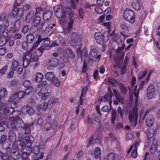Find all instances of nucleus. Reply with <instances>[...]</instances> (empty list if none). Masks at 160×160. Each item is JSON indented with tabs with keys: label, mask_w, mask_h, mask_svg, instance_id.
<instances>
[{
	"label": "nucleus",
	"mask_w": 160,
	"mask_h": 160,
	"mask_svg": "<svg viewBox=\"0 0 160 160\" xmlns=\"http://www.w3.org/2000/svg\"><path fill=\"white\" fill-rule=\"evenodd\" d=\"M46 78L48 80H52L55 78V75L53 73L51 72H47L45 75Z\"/></svg>",
	"instance_id": "f704fd0d"
},
{
	"label": "nucleus",
	"mask_w": 160,
	"mask_h": 160,
	"mask_svg": "<svg viewBox=\"0 0 160 160\" xmlns=\"http://www.w3.org/2000/svg\"><path fill=\"white\" fill-rule=\"evenodd\" d=\"M52 12L49 10H46L43 13V19L45 21L49 19L52 16Z\"/></svg>",
	"instance_id": "412c9836"
},
{
	"label": "nucleus",
	"mask_w": 160,
	"mask_h": 160,
	"mask_svg": "<svg viewBox=\"0 0 160 160\" xmlns=\"http://www.w3.org/2000/svg\"><path fill=\"white\" fill-rule=\"evenodd\" d=\"M34 14L33 11L31 10L27 14L26 16L25 20L27 22H29L32 20V17Z\"/></svg>",
	"instance_id": "7c9ffc66"
},
{
	"label": "nucleus",
	"mask_w": 160,
	"mask_h": 160,
	"mask_svg": "<svg viewBox=\"0 0 160 160\" xmlns=\"http://www.w3.org/2000/svg\"><path fill=\"white\" fill-rule=\"evenodd\" d=\"M27 41L29 44H31L34 40V36L31 34L27 35L26 37Z\"/></svg>",
	"instance_id": "c9c22d12"
},
{
	"label": "nucleus",
	"mask_w": 160,
	"mask_h": 160,
	"mask_svg": "<svg viewBox=\"0 0 160 160\" xmlns=\"http://www.w3.org/2000/svg\"><path fill=\"white\" fill-rule=\"evenodd\" d=\"M110 8H107L103 12V15L101 16V22L105 19V16L111 12Z\"/></svg>",
	"instance_id": "4c0bfd02"
},
{
	"label": "nucleus",
	"mask_w": 160,
	"mask_h": 160,
	"mask_svg": "<svg viewBox=\"0 0 160 160\" xmlns=\"http://www.w3.org/2000/svg\"><path fill=\"white\" fill-rule=\"evenodd\" d=\"M38 96L41 97L43 100L47 99L50 96V93L45 87L42 88L38 93Z\"/></svg>",
	"instance_id": "423d86ee"
},
{
	"label": "nucleus",
	"mask_w": 160,
	"mask_h": 160,
	"mask_svg": "<svg viewBox=\"0 0 160 160\" xmlns=\"http://www.w3.org/2000/svg\"><path fill=\"white\" fill-rule=\"evenodd\" d=\"M114 95L116 99L118 100L119 102L123 103L124 102V99L121 96L119 91L116 89H112Z\"/></svg>",
	"instance_id": "f3484780"
},
{
	"label": "nucleus",
	"mask_w": 160,
	"mask_h": 160,
	"mask_svg": "<svg viewBox=\"0 0 160 160\" xmlns=\"http://www.w3.org/2000/svg\"><path fill=\"white\" fill-rule=\"evenodd\" d=\"M58 101V99L57 98H51L49 99L48 102V104L49 105L51 106L52 105L57 103Z\"/></svg>",
	"instance_id": "5fc2aeb1"
},
{
	"label": "nucleus",
	"mask_w": 160,
	"mask_h": 160,
	"mask_svg": "<svg viewBox=\"0 0 160 160\" xmlns=\"http://www.w3.org/2000/svg\"><path fill=\"white\" fill-rule=\"evenodd\" d=\"M10 120H11L15 121L16 123L18 126L21 128H22L25 126V124L23 122L22 119H20L18 116H11L10 115Z\"/></svg>",
	"instance_id": "1a4fd4ad"
},
{
	"label": "nucleus",
	"mask_w": 160,
	"mask_h": 160,
	"mask_svg": "<svg viewBox=\"0 0 160 160\" xmlns=\"http://www.w3.org/2000/svg\"><path fill=\"white\" fill-rule=\"evenodd\" d=\"M19 81L18 79H13L11 82V85L12 87L16 86L18 83Z\"/></svg>",
	"instance_id": "774afa93"
},
{
	"label": "nucleus",
	"mask_w": 160,
	"mask_h": 160,
	"mask_svg": "<svg viewBox=\"0 0 160 160\" xmlns=\"http://www.w3.org/2000/svg\"><path fill=\"white\" fill-rule=\"evenodd\" d=\"M28 42L26 41H23L22 43V48L24 50H26L28 47Z\"/></svg>",
	"instance_id": "680f3d73"
},
{
	"label": "nucleus",
	"mask_w": 160,
	"mask_h": 160,
	"mask_svg": "<svg viewBox=\"0 0 160 160\" xmlns=\"http://www.w3.org/2000/svg\"><path fill=\"white\" fill-rule=\"evenodd\" d=\"M10 156L14 159H18L21 157V154L18 151H15L11 152Z\"/></svg>",
	"instance_id": "c85d7f7f"
},
{
	"label": "nucleus",
	"mask_w": 160,
	"mask_h": 160,
	"mask_svg": "<svg viewBox=\"0 0 160 160\" xmlns=\"http://www.w3.org/2000/svg\"><path fill=\"white\" fill-rule=\"evenodd\" d=\"M94 155L96 159L99 158L100 157V149L98 147L95 148L94 151Z\"/></svg>",
	"instance_id": "c03bdc74"
},
{
	"label": "nucleus",
	"mask_w": 160,
	"mask_h": 160,
	"mask_svg": "<svg viewBox=\"0 0 160 160\" xmlns=\"http://www.w3.org/2000/svg\"><path fill=\"white\" fill-rule=\"evenodd\" d=\"M45 120V123L43 128L44 130L48 131L50 130L52 127L51 123L52 121V119L51 118V115L48 116Z\"/></svg>",
	"instance_id": "9b49d317"
},
{
	"label": "nucleus",
	"mask_w": 160,
	"mask_h": 160,
	"mask_svg": "<svg viewBox=\"0 0 160 160\" xmlns=\"http://www.w3.org/2000/svg\"><path fill=\"white\" fill-rule=\"evenodd\" d=\"M97 53V51L96 49H92L89 55V60L92 62H93L96 60L97 58L99 59L100 55H98L96 56Z\"/></svg>",
	"instance_id": "9d476101"
},
{
	"label": "nucleus",
	"mask_w": 160,
	"mask_h": 160,
	"mask_svg": "<svg viewBox=\"0 0 160 160\" xmlns=\"http://www.w3.org/2000/svg\"><path fill=\"white\" fill-rule=\"evenodd\" d=\"M43 77V75L41 73L38 72L36 74L35 81L37 82H40L42 80Z\"/></svg>",
	"instance_id": "ea45409f"
},
{
	"label": "nucleus",
	"mask_w": 160,
	"mask_h": 160,
	"mask_svg": "<svg viewBox=\"0 0 160 160\" xmlns=\"http://www.w3.org/2000/svg\"><path fill=\"white\" fill-rule=\"evenodd\" d=\"M123 17L125 20L131 23L135 21V17L133 11L129 8H126L124 11Z\"/></svg>",
	"instance_id": "7ed1b4c3"
},
{
	"label": "nucleus",
	"mask_w": 160,
	"mask_h": 160,
	"mask_svg": "<svg viewBox=\"0 0 160 160\" xmlns=\"http://www.w3.org/2000/svg\"><path fill=\"white\" fill-rule=\"evenodd\" d=\"M137 86L136 85L133 88V89H131V88L128 87V89L130 91V93H133V92H134V96L136 98V102H137L138 101V90L137 91Z\"/></svg>",
	"instance_id": "cd10ccee"
},
{
	"label": "nucleus",
	"mask_w": 160,
	"mask_h": 160,
	"mask_svg": "<svg viewBox=\"0 0 160 160\" xmlns=\"http://www.w3.org/2000/svg\"><path fill=\"white\" fill-rule=\"evenodd\" d=\"M0 143L3 148H6V146H8V144L7 140V136L6 135L3 134L1 136L0 138Z\"/></svg>",
	"instance_id": "6ab92c4d"
},
{
	"label": "nucleus",
	"mask_w": 160,
	"mask_h": 160,
	"mask_svg": "<svg viewBox=\"0 0 160 160\" xmlns=\"http://www.w3.org/2000/svg\"><path fill=\"white\" fill-rule=\"evenodd\" d=\"M80 52L82 60V57H86L88 56V53L87 49L86 48H84L82 51H80Z\"/></svg>",
	"instance_id": "3c124183"
},
{
	"label": "nucleus",
	"mask_w": 160,
	"mask_h": 160,
	"mask_svg": "<svg viewBox=\"0 0 160 160\" xmlns=\"http://www.w3.org/2000/svg\"><path fill=\"white\" fill-rule=\"evenodd\" d=\"M108 82L112 85L115 86L118 83V82L113 78H109L108 79Z\"/></svg>",
	"instance_id": "de8ad7c7"
},
{
	"label": "nucleus",
	"mask_w": 160,
	"mask_h": 160,
	"mask_svg": "<svg viewBox=\"0 0 160 160\" xmlns=\"http://www.w3.org/2000/svg\"><path fill=\"white\" fill-rule=\"evenodd\" d=\"M7 94V90L3 88L0 90V97L3 98L6 97Z\"/></svg>",
	"instance_id": "864d4df0"
},
{
	"label": "nucleus",
	"mask_w": 160,
	"mask_h": 160,
	"mask_svg": "<svg viewBox=\"0 0 160 160\" xmlns=\"http://www.w3.org/2000/svg\"><path fill=\"white\" fill-rule=\"evenodd\" d=\"M17 98L21 99L23 98L24 96L25 95V92L23 91H20L18 92H16L15 93Z\"/></svg>",
	"instance_id": "79ce46f5"
},
{
	"label": "nucleus",
	"mask_w": 160,
	"mask_h": 160,
	"mask_svg": "<svg viewBox=\"0 0 160 160\" xmlns=\"http://www.w3.org/2000/svg\"><path fill=\"white\" fill-rule=\"evenodd\" d=\"M19 62L16 60H14L12 61V70H15L18 68L19 64Z\"/></svg>",
	"instance_id": "49530a36"
},
{
	"label": "nucleus",
	"mask_w": 160,
	"mask_h": 160,
	"mask_svg": "<svg viewBox=\"0 0 160 160\" xmlns=\"http://www.w3.org/2000/svg\"><path fill=\"white\" fill-rule=\"evenodd\" d=\"M28 105L32 107L35 105V101L34 99L32 98H30L28 99L27 102Z\"/></svg>",
	"instance_id": "13d9d810"
},
{
	"label": "nucleus",
	"mask_w": 160,
	"mask_h": 160,
	"mask_svg": "<svg viewBox=\"0 0 160 160\" xmlns=\"http://www.w3.org/2000/svg\"><path fill=\"white\" fill-rule=\"evenodd\" d=\"M22 112L24 114L28 113L29 115H32L34 113V110L31 106H25L22 109Z\"/></svg>",
	"instance_id": "4468645a"
},
{
	"label": "nucleus",
	"mask_w": 160,
	"mask_h": 160,
	"mask_svg": "<svg viewBox=\"0 0 160 160\" xmlns=\"http://www.w3.org/2000/svg\"><path fill=\"white\" fill-rule=\"evenodd\" d=\"M20 21L19 19H18L15 22L14 25V30L13 32H15L18 30L20 27Z\"/></svg>",
	"instance_id": "a18cd8bd"
},
{
	"label": "nucleus",
	"mask_w": 160,
	"mask_h": 160,
	"mask_svg": "<svg viewBox=\"0 0 160 160\" xmlns=\"http://www.w3.org/2000/svg\"><path fill=\"white\" fill-rule=\"evenodd\" d=\"M95 135H94L93 136H92L89 139L88 143L87 145V147H89L92 144H94L95 143H96V142L95 141L94 142V141L93 140L94 138L95 137L94 136Z\"/></svg>",
	"instance_id": "6e6d98bb"
},
{
	"label": "nucleus",
	"mask_w": 160,
	"mask_h": 160,
	"mask_svg": "<svg viewBox=\"0 0 160 160\" xmlns=\"http://www.w3.org/2000/svg\"><path fill=\"white\" fill-rule=\"evenodd\" d=\"M39 28L40 29H43L44 30H47L48 28H49V25L47 22L42 21L39 25Z\"/></svg>",
	"instance_id": "72a5a7b5"
},
{
	"label": "nucleus",
	"mask_w": 160,
	"mask_h": 160,
	"mask_svg": "<svg viewBox=\"0 0 160 160\" xmlns=\"http://www.w3.org/2000/svg\"><path fill=\"white\" fill-rule=\"evenodd\" d=\"M32 54L31 52L26 54L23 58L24 59L31 61L32 59Z\"/></svg>",
	"instance_id": "e2e57ef3"
},
{
	"label": "nucleus",
	"mask_w": 160,
	"mask_h": 160,
	"mask_svg": "<svg viewBox=\"0 0 160 160\" xmlns=\"http://www.w3.org/2000/svg\"><path fill=\"white\" fill-rule=\"evenodd\" d=\"M44 40L42 45L46 48L48 47L50 43V41L48 39V38H43Z\"/></svg>",
	"instance_id": "052dcab7"
},
{
	"label": "nucleus",
	"mask_w": 160,
	"mask_h": 160,
	"mask_svg": "<svg viewBox=\"0 0 160 160\" xmlns=\"http://www.w3.org/2000/svg\"><path fill=\"white\" fill-rule=\"evenodd\" d=\"M160 142L158 143H157V141L156 139L154 138L153 139L152 144L150 148V152L151 153L153 154L156 150V148L157 147L158 144Z\"/></svg>",
	"instance_id": "5701e85b"
},
{
	"label": "nucleus",
	"mask_w": 160,
	"mask_h": 160,
	"mask_svg": "<svg viewBox=\"0 0 160 160\" xmlns=\"http://www.w3.org/2000/svg\"><path fill=\"white\" fill-rule=\"evenodd\" d=\"M79 0H71L70 6L73 8H75L78 3Z\"/></svg>",
	"instance_id": "4d7b16f0"
},
{
	"label": "nucleus",
	"mask_w": 160,
	"mask_h": 160,
	"mask_svg": "<svg viewBox=\"0 0 160 160\" xmlns=\"http://www.w3.org/2000/svg\"><path fill=\"white\" fill-rule=\"evenodd\" d=\"M21 141L22 143L25 144H32L34 141V138L32 135L27 136L23 138Z\"/></svg>",
	"instance_id": "f8f14e48"
},
{
	"label": "nucleus",
	"mask_w": 160,
	"mask_h": 160,
	"mask_svg": "<svg viewBox=\"0 0 160 160\" xmlns=\"http://www.w3.org/2000/svg\"><path fill=\"white\" fill-rule=\"evenodd\" d=\"M63 56L65 58H67L66 60L63 59V61L66 62H68V61L67 58H73L75 57V55L71 49L67 48L64 51Z\"/></svg>",
	"instance_id": "0eeeda50"
},
{
	"label": "nucleus",
	"mask_w": 160,
	"mask_h": 160,
	"mask_svg": "<svg viewBox=\"0 0 160 160\" xmlns=\"http://www.w3.org/2000/svg\"><path fill=\"white\" fill-rule=\"evenodd\" d=\"M9 121L8 122L7 126L10 129L12 130H16L17 128L13 122L15 121L11 120L10 118L9 119Z\"/></svg>",
	"instance_id": "393cba45"
},
{
	"label": "nucleus",
	"mask_w": 160,
	"mask_h": 160,
	"mask_svg": "<svg viewBox=\"0 0 160 160\" xmlns=\"http://www.w3.org/2000/svg\"><path fill=\"white\" fill-rule=\"evenodd\" d=\"M16 149L19 150H24L28 154H30L32 151V148L31 146H25L20 143L18 144Z\"/></svg>",
	"instance_id": "6e6552de"
},
{
	"label": "nucleus",
	"mask_w": 160,
	"mask_h": 160,
	"mask_svg": "<svg viewBox=\"0 0 160 160\" xmlns=\"http://www.w3.org/2000/svg\"><path fill=\"white\" fill-rule=\"evenodd\" d=\"M23 12H24L22 9H19L17 8L16 7L14 8L12 11V15L13 17H14L18 14L19 17H21L23 14Z\"/></svg>",
	"instance_id": "4be33fe9"
},
{
	"label": "nucleus",
	"mask_w": 160,
	"mask_h": 160,
	"mask_svg": "<svg viewBox=\"0 0 160 160\" xmlns=\"http://www.w3.org/2000/svg\"><path fill=\"white\" fill-rule=\"evenodd\" d=\"M87 91V88L84 87L82 91L81 95L80 98V104L82 105L83 103V99L82 98L85 95Z\"/></svg>",
	"instance_id": "58836bf2"
},
{
	"label": "nucleus",
	"mask_w": 160,
	"mask_h": 160,
	"mask_svg": "<svg viewBox=\"0 0 160 160\" xmlns=\"http://www.w3.org/2000/svg\"><path fill=\"white\" fill-rule=\"evenodd\" d=\"M4 112L6 116L9 115L10 118V115L11 116H15L14 115L12 114L13 113L15 112L14 111V109L13 108L5 107L4 109Z\"/></svg>",
	"instance_id": "aec40b11"
},
{
	"label": "nucleus",
	"mask_w": 160,
	"mask_h": 160,
	"mask_svg": "<svg viewBox=\"0 0 160 160\" xmlns=\"http://www.w3.org/2000/svg\"><path fill=\"white\" fill-rule=\"evenodd\" d=\"M116 111L115 110H112L111 112V122L112 123H114L116 118Z\"/></svg>",
	"instance_id": "a19ab883"
},
{
	"label": "nucleus",
	"mask_w": 160,
	"mask_h": 160,
	"mask_svg": "<svg viewBox=\"0 0 160 160\" xmlns=\"http://www.w3.org/2000/svg\"><path fill=\"white\" fill-rule=\"evenodd\" d=\"M15 130H11L9 132L8 138L9 140L11 141L16 140L17 138L16 135L14 131Z\"/></svg>",
	"instance_id": "c756f323"
},
{
	"label": "nucleus",
	"mask_w": 160,
	"mask_h": 160,
	"mask_svg": "<svg viewBox=\"0 0 160 160\" xmlns=\"http://www.w3.org/2000/svg\"><path fill=\"white\" fill-rule=\"evenodd\" d=\"M115 155L113 153H110L108 155L107 160H115Z\"/></svg>",
	"instance_id": "69168bd1"
},
{
	"label": "nucleus",
	"mask_w": 160,
	"mask_h": 160,
	"mask_svg": "<svg viewBox=\"0 0 160 160\" xmlns=\"http://www.w3.org/2000/svg\"><path fill=\"white\" fill-rule=\"evenodd\" d=\"M30 155L25 152H23L21 154V158L22 160H30L28 158V156Z\"/></svg>",
	"instance_id": "8fccbe9b"
},
{
	"label": "nucleus",
	"mask_w": 160,
	"mask_h": 160,
	"mask_svg": "<svg viewBox=\"0 0 160 160\" xmlns=\"http://www.w3.org/2000/svg\"><path fill=\"white\" fill-rule=\"evenodd\" d=\"M0 23L5 27H7L9 26V22L6 17V14L5 13H2L0 16Z\"/></svg>",
	"instance_id": "2eb2a0df"
},
{
	"label": "nucleus",
	"mask_w": 160,
	"mask_h": 160,
	"mask_svg": "<svg viewBox=\"0 0 160 160\" xmlns=\"http://www.w3.org/2000/svg\"><path fill=\"white\" fill-rule=\"evenodd\" d=\"M41 22V18L39 16L33 17L32 20V23L33 25L38 26Z\"/></svg>",
	"instance_id": "a878e982"
},
{
	"label": "nucleus",
	"mask_w": 160,
	"mask_h": 160,
	"mask_svg": "<svg viewBox=\"0 0 160 160\" xmlns=\"http://www.w3.org/2000/svg\"><path fill=\"white\" fill-rule=\"evenodd\" d=\"M147 72L146 71H142L140 72L138 78L140 79H142L146 75Z\"/></svg>",
	"instance_id": "338daca9"
},
{
	"label": "nucleus",
	"mask_w": 160,
	"mask_h": 160,
	"mask_svg": "<svg viewBox=\"0 0 160 160\" xmlns=\"http://www.w3.org/2000/svg\"><path fill=\"white\" fill-rule=\"evenodd\" d=\"M155 92L154 86L151 85H149L147 89V95L148 99H151L153 97Z\"/></svg>",
	"instance_id": "ddd939ff"
},
{
	"label": "nucleus",
	"mask_w": 160,
	"mask_h": 160,
	"mask_svg": "<svg viewBox=\"0 0 160 160\" xmlns=\"http://www.w3.org/2000/svg\"><path fill=\"white\" fill-rule=\"evenodd\" d=\"M71 39L70 42L71 45L76 47L80 44V40L78 34L77 32H72L71 34Z\"/></svg>",
	"instance_id": "20e7f679"
},
{
	"label": "nucleus",
	"mask_w": 160,
	"mask_h": 160,
	"mask_svg": "<svg viewBox=\"0 0 160 160\" xmlns=\"http://www.w3.org/2000/svg\"><path fill=\"white\" fill-rule=\"evenodd\" d=\"M137 149L136 147H134L131 152V156L133 158H135L137 156Z\"/></svg>",
	"instance_id": "0e129e2a"
},
{
	"label": "nucleus",
	"mask_w": 160,
	"mask_h": 160,
	"mask_svg": "<svg viewBox=\"0 0 160 160\" xmlns=\"http://www.w3.org/2000/svg\"><path fill=\"white\" fill-rule=\"evenodd\" d=\"M108 92L107 94L104 96V98L106 101L108 102V103L110 106L112 103L111 98L113 95V93L112 92L111 89L110 88L108 87Z\"/></svg>",
	"instance_id": "a211bd4d"
},
{
	"label": "nucleus",
	"mask_w": 160,
	"mask_h": 160,
	"mask_svg": "<svg viewBox=\"0 0 160 160\" xmlns=\"http://www.w3.org/2000/svg\"><path fill=\"white\" fill-rule=\"evenodd\" d=\"M97 116L96 115L91 116L89 115L88 117V121L91 124L94 123L93 122V121L97 122L99 124V122H100V120L99 119V117H96Z\"/></svg>",
	"instance_id": "b1692460"
},
{
	"label": "nucleus",
	"mask_w": 160,
	"mask_h": 160,
	"mask_svg": "<svg viewBox=\"0 0 160 160\" xmlns=\"http://www.w3.org/2000/svg\"><path fill=\"white\" fill-rule=\"evenodd\" d=\"M48 62L50 64L48 66L47 69L49 70H52L58 65L59 60L58 58L52 57L48 59Z\"/></svg>",
	"instance_id": "39448f33"
},
{
	"label": "nucleus",
	"mask_w": 160,
	"mask_h": 160,
	"mask_svg": "<svg viewBox=\"0 0 160 160\" xmlns=\"http://www.w3.org/2000/svg\"><path fill=\"white\" fill-rule=\"evenodd\" d=\"M119 88L121 92L123 94H125L127 91L126 88L122 84H120L119 85Z\"/></svg>",
	"instance_id": "09e8293b"
},
{
	"label": "nucleus",
	"mask_w": 160,
	"mask_h": 160,
	"mask_svg": "<svg viewBox=\"0 0 160 160\" xmlns=\"http://www.w3.org/2000/svg\"><path fill=\"white\" fill-rule=\"evenodd\" d=\"M6 38L0 35V47L3 46L6 42Z\"/></svg>",
	"instance_id": "bf43d9fd"
},
{
	"label": "nucleus",
	"mask_w": 160,
	"mask_h": 160,
	"mask_svg": "<svg viewBox=\"0 0 160 160\" xmlns=\"http://www.w3.org/2000/svg\"><path fill=\"white\" fill-rule=\"evenodd\" d=\"M132 5V7L136 10H138L140 9L141 5L138 0H133Z\"/></svg>",
	"instance_id": "2f4dec72"
},
{
	"label": "nucleus",
	"mask_w": 160,
	"mask_h": 160,
	"mask_svg": "<svg viewBox=\"0 0 160 160\" xmlns=\"http://www.w3.org/2000/svg\"><path fill=\"white\" fill-rule=\"evenodd\" d=\"M43 40L44 39H42L41 36L39 35L37 41L34 44L32 48L30 49V51H32V50L37 48L38 45L42 41H43Z\"/></svg>",
	"instance_id": "bb28decb"
},
{
	"label": "nucleus",
	"mask_w": 160,
	"mask_h": 160,
	"mask_svg": "<svg viewBox=\"0 0 160 160\" xmlns=\"http://www.w3.org/2000/svg\"><path fill=\"white\" fill-rule=\"evenodd\" d=\"M154 122L153 116L151 114H149L147 116L146 118L145 123L146 125L149 127L152 126Z\"/></svg>",
	"instance_id": "dca6fc26"
},
{
	"label": "nucleus",
	"mask_w": 160,
	"mask_h": 160,
	"mask_svg": "<svg viewBox=\"0 0 160 160\" xmlns=\"http://www.w3.org/2000/svg\"><path fill=\"white\" fill-rule=\"evenodd\" d=\"M0 158L2 160H8L9 158V156L6 153H3L0 151Z\"/></svg>",
	"instance_id": "37998d69"
},
{
	"label": "nucleus",
	"mask_w": 160,
	"mask_h": 160,
	"mask_svg": "<svg viewBox=\"0 0 160 160\" xmlns=\"http://www.w3.org/2000/svg\"><path fill=\"white\" fill-rule=\"evenodd\" d=\"M94 37L97 43L100 44V32H96L94 34Z\"/></svg>",
	"instance_id": "603ef678"
},
{
	"label": "nucleus",
	"mask_w": 160,
	"mask_h": 160,
	"mask_svg": "<svg viewBox=\"0 0 160 160\" xmlns=\"http://www.w3.org/2000/svg\"><path fill=\"white\" fill-rule=\"evenodd\" d=\"M154 131L152 129H148L147 130V135L148 139H150L153 136Z\"/></svg>",
	"instance_id": "e433bc0d"
},
{
	"label": "nucleus",
	"mask_w": 160,
	"mask_h": 160,
	"mask_svg": "<svg viewBox=\"0 0 160 160\" xmlns=\"http://www.w3.org/2000/svg\"><path fill=\"white\" fill-rule=\"evenodd\" d=\"M55 13L58 18H61V21L63 22H64V18H66L67 15L68 14L69 17L66 21V22L68 23V26L64 29V32L65 34L69 33L72 28V25L74 22L75 16L74 13L72 12L68 13L64 10H62L61 8H58V10L56 11Z\"/></svg>",
	"instance_id": "f257e3e1"
},
{
	"label": "nucleus",
	"mask_w": 160,
	"mask_h": 160,
	"mask_svg": "<svg viewBox=\"0 0 160 160\" xmlns=\"http://www.w3.org/2000/svg\"><path fill=\"white\" fill-rule=\"evenodd\" d=\"M33 123H31L30 124H26L25 125V126L22 128V129L25 130V133L26 134L29 133L31 132V129L30 127L33 126Z\"/></svg>",
	"instance_id": "473e14b6"
},
{
	"label": "nucleus",
	"mask_w": 160,
	"mask_h": 160,
	"mask_svg": "<svg viewBox=\"0 0 160 160\" xmlns=\"http://www.w3.org/2000/svg\"><path fill=\"white\" fill-rule=\"evenodd\" d=\"M138 110L137 107H133L129 112L128 119L134 127L137 124L138 121Z\"/></svg>",
	"instance_id": "f03ea898"
}]
</instances>
